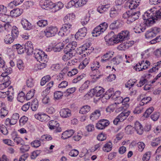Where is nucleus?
I'll use <instances>...</instances> for the list:
<instances>
[{"instance_id": "33", "label": "nucleus", "mask_w": 161, "mask_h": 161, "mask_svg": "<svg viewBox=\"0 0 161 161\" xmlns=\"http://www.w3.org/2000/svg\"><path fill=\"white\" fill-rule=\"evenodd\" d=\"M47 125L50 129L53 130L58 127L59 126V124L57 121L52 120L48 122Z\"/></svg>"}, {"instance_id": "21", "label": "nucleus", "mask_w": 161, "mask_h": 161, "mask_svg": "<svg viewBox=\"0 0 161 161\" xmlns=\"http://www.w3.org/2000/svg\"><path fill=\"white\" fill-rule=\"evenodd\" d=\"M53 4L50 0H45L43 3L41 5L42 8L47 9L48 8L53 9Z\"/></svg>"}, {"instance_id": "60", "label": "nucleus", "mask_w": 161, "mask_h": 161, "mask_svg": "<svg viewBox=\"0 0 161 161\" xmlns=\"http://www.w3.org/2000/svg\"><path fill=\"white\" fill-rule=\"evenodd\" d=\"M34 90H31L29 91L27 93L26 96V99L29 100L31 98L34 96Z\"/></svg>"}, {"instance_id": "13", "label": "nucleus", "mask_w": 161, "mask_h": 161, "mask_svg": "<svg viewBox=\"0 0 161 161\" xmlns=\"http://www.w3.org/2000/svg\"><path fill=\"white\" fill-rule=\"evenodd\" d=\"M130 17H129V20L127 21V23L128 24L133 22L136 19H138L140 15V12L139 11H132V12L130 11Z\"/></svg>"}, {"instance_id": "12", "label": "nucleus", "mask_w": 161, "mask_h": 161, "mask_svg": "<svg viewBox=\"0 0 161 161\" xmlns=\"http://www.w3.org/2000/svg\"><path fill=\"white\" fill-rule=\"evenodd\" d=\"M87 31V29L85 27L80 29L75 34V38L78 39H82L85 36Z\"/></svg>"}, {"instance_id": "15", "label": "nucleus", "mask_w": 161, "mask_h": 161, "mask_svg": "<svg viewBox=\"0 0 161 161\" xmlns=\"http://www.w3.org/2000/svg\"><path fill=\"white\" fill-rule=\"evenodd\" d=\"M107 93L109 98L116 100L117 98L120 96V92L119 91L114 92L113 89H110L107 92Z\"/></svg>"}, {"instance_id": "25", "label": "nucleus", "mask_w": 161, "mask_h": 161, "mask_svg": "<svg viewBox=\"0 0 161 161\" xmlns=\"http://www.w3.org/2000/svg\"><path fill=\"white\" fill-rule=\"evenodd\" d=\"M75 132L73 130H67L62 133L61 138L63 139H67L71 137Z\"/></svg>"}, {"instance_id": "44", "label": "nucleus", "mask_w": 161, "mask_h": 161, "mask_svg": "<svg viewBox=\"0 0 161 161\" xmlns=\"http://www.w3.org/2000/svg\"><path fill=\"white\" fill-rule=\"evenodd\" d=\"M90 110V107L88 105H85L81 108L80 110V113L82 114H85Z\"/></svg>"}, {"instance_id": "16", "label": "nucleus", "mask_w": 161, "mask_h": 161, "mask_svg": "<svg viewBox=\"0 0 161 161\" xmlns=\"http://www.w3.org/2000/svg\"><path fill=\"white\" fill-rule=\"evenodd\" d=\"M121 8V7L115 6L112 7L110 10V16L111 17H115L118 15Z\"/></svg>"}, {"instance_id": "46", "label": "nucleus", "mask_w": 161, "mask_h": 161, "mask_svg": "<svg viewBox=\"0 0 161 161\" xmlns=\"http://www.w3.org/2000/svg\"><path fill=\"white\" fill-rule=\"evenodd\" d=\"M17 66L19 69L21 71H23L25 68L24 63L20 59H18L17 60Z\"/></svg>"}, {"instance_id": "20", "label": "nucleus", "mask_w": 161, "mask_h": 161, "mask_svg": "<svg viewBox=\"0 0 161 161\" xmlns=\"http://www.w3.org/2000/svg\"><path fill=\"white\" fill-rule=\"evenodd\" d=\"M64 47V44L63 43L60 42L57 44L55 47L52 48H47L46 49L47 51H50L53 50L54 52H59L61 49L63 48Z\"/></svg>"}, {"instance_id": "50", "label": "nucleus", "mask_w": 161, "mask_h": 161, "mask_svg": "<svg viewBox=\"0 0 161 161\" xmlns=\"http://www.w3.org/2000/svg\"><path fill=\"white\" fill-rule=\"evenodd\" d=\"M119 98L121 100H123L121 104L127 108L129 106L128 103L130 100L129 97H126L124 99H123L122 97H119Z\"/></svg>"}, {"instance_id": "31", "label": "nucleus", "mask_w": 161, "mask_h": 161, "mask_svg": "<svg viewBox=\"0 0 161 161\" xmlns=\"http://www.w3.org/2000/svg\"><path fill=\"white\" fill-rule=\"evenodd\" d=\"M101 75L100 72L98 69L92 70L91 73V76L93 79L95 80L98 79Z\"/></svg>"}, {"instance_id": "63", "label": "nucleus", "mask_w": 161, "mask_h": 161, "mask_svg": "<svg viewBox=\"0 0 161 161\" xmlns=\"http://www.w3.org/2000/svg\"><path fill=\"white\" fill-rule=\"evenodd\" d=\"M37 24L40 27H44L47 25V20L41 19L38 21Z\"/></svg>"}, {"instance_id": "40", "label": "nucleus", "mask_w": 161, "mask_h": 161, "mask_svg": "<svg viewBox=\"0 0 161 161\" xmlns=\"http://www.w3.org/2000/svg\"><path fill=\"white\" fill-rule=\"evenodd\" d=\"M15 39L10 34L6 35L4 39V42L7 44H10L13 42Z\"/></svg>"}, {"instance_id": "38", "label": "nucleus", "mask_w": 161, "mask_h": 161, "mask_svg": "<svg viewBox=\"0 0 161 161\" xmlns=\"http://www.w3.org/2000/svg\"><path fill=\"white\" fill-rule=\"evenodd\" d=\"M63 7V5L61 2H58L56 4H53V12H55L61 9Z\"/></svg>"}, {"instance_id": "18", "label": "nucleus", "mask_w": 161, "mask_h": 161, "mask_svg": "<svg viewBox=\"0 0 161 161\" xmlns=\"http://www.w3.org/2000/svg\"><path fill=\"white\" fill-rule=\"evenodd\" d=\"M94 95L97 97H103L104 92V89L101 86H97L93 90Z\"/></svg>"}, {"instance_id": "23", "label": "nucleus", "mask_w": 161, "mask_h": 161, "mask_svg": "<svg viewBox=\"0 0 161 161\" xmlns=\"http://www.w3.org/2000/svg\"><path fill=\"white\" fill-rule=\"evenodd\" d=\"M14 92L13 86H10L8 88L7 91V98L8 101L12 102L14 98Z\"/></svg>"}, {"instance_id": "58", "label": "nucleus", "mask_w": 161, "mask_h": 161, "mask_svg": "<svg viewBox=\"0 0 161 161\" xmlns=\"http://www.w3.org/2000/svg\"><path fill=\"white\" fill-rule=\"evenodd\" d=\"M154 108L153 107H151L148 108L143 114V116L145 118H147L153 111Z\"/></svg>"}, {"instance_id": "2", "label": "nucleus", "mask_w": 161, "mask_h": 161, "mask_svg": "<svg viewBox=\"0 0 161 161\" xmlns=\"http://www.w3.org/2000/svg\"><path fill=\"white\" fill-rule=\"evenodd\" d=\"M104 39L107 45L108 46L113 45L119 43L117 35L114 32L111 31L105 37Z\"/></svg>"}, {"instance_id": "7", "label": "nucleus", "mask_w": 161, "mask_h": 161, "mask_svg": "<svg viewBox=\"0 0 161 161\" xmlns=\"http://www.w3.org/2000/svg\"><path fill=\"white\" fill-rule=\"evenodd\" d=\"M58 30L57 27L51 26L47 27L44 32L47 37H50L54 36L57 33Z\"/></svg>"}, {"instance_id": "11", "label": "nucleus", "mask_w": 161, "mask_h": 161, "mask_svg": "<svg viewBox=\"0 0 161 161\" xmlns=\"http://www.w3.org/2000/svg\"><path fill=\"white\" fill-rule=\"evenodd\" d=\"M35 118L42 122H46L50 119V117L45 114L39 113L35 115Z\"/></svg>"}, {"instance_id": "41", "label": "nucleus", "mask_w": 161, "mask_h": 161, "mask_svg": "<svg viewBox=\"0 0 161 161\" xmlns=\"http://www.w3.org/2000/svg\"><path fill=\"white\" fill-rule=\"evenodd\" d=\"M38 107V101L37 99H35L31 102V108L33 111H36Z\"/></svg>"}, {"instance_id": "49", "label": "nucleus", "mask_w": 161, "mask_h": 161, "mask_svg": "<svg viewBox=\"0 0 161 161\" xmlns=\"http://www.w3.org/2000/svg\"><path fill=\"white\" fill-rule=\"evenodd\" d=\"M100 66L99 62L96 61L93 62L92 64L91 65V68L92 70H95L98 69Z\"/></svg>"}, {"instance_id": "36", "label": "nucleus", "mask_w": 161, "mask_h": 161, "mask_svg": "<svg viewBox=\"0 0 161 161\" xmlns=\"http://www.w3.org/2000/svg\"><path fill=\"white\" fill-rule=\"evenodd\" d=\"M112 144L110 142L107 143L104 145L103 148V150L106 152H110L112 150Z\"/></svg>"}, {"instance_id": "35", "label": "nucleus", "mask_w": 161, "mask_h": 161, "mask_svg": "<svg viewBox=\"0 0 161 161\" xmlns=\"http://www.w3.org/2000/svg\"><path fill=\"white\" fill-rule=\"evenodd\" d=\"M11 18V16L5 14V13L1 14L0 16V20L4 22L11 21L10 19Z\"/></svg>"}, {"instance_id": "6", "label": "nucleus", "mask_w": 161, "mask_h": 161, "mask_svg": "<svg viewBox=\"0 0 161 161\" xmlns=\"http://www.w3.org/2000/svg\"><path fill=\"white\" fill-rule=\"evenodd\" d=\"M150 65V63L149 61L146 60L145 62L143 60L137 64L134 67V69L136 71H143L147 69Z\"/></svg>"}, {"instance_id": "45", "label": "nucleus", "mask_w": 161, "mask_h": 161, "mask_svg": "<svg viewBox=\"0 0 161 161\" xmlns=\"http://www.w3.org/2000/svg\"><path fill=\"white\" fill-rule=\"evenodd\" d=\"M152 100V98L150 97H146L143 98L140 101L139 104L141 106L144 105L145 104L148 103Z\"/></svg>"}, {"instance_id": "43", "label": "nucleus", "mask_w": 161, "mask_h": 161, "mask_svg": "<svg viewBox=\"0 0 161 161\" xmlns=\"http://www.w3.org/2000/svg\"><path fill=\"white\" fill-rule=\"evenodd\" d=\"M65 54L62 57V59L64 61H67L74 56L75 54L72 53H64Z\"/></svg>"}, {"instance_id": "4", "label": "nucleus", "mask_w": 161, "mask_h": 161, "mask_svg": "<svg viewBox=\"0 0 161 161\" xmlns=\"http://www.w3.org/2000/svg\"><path fill=\"white\" fill-rule=\"evenodd\" d=\"M108 24L105 22H104L96 27L92 32L93 36H97L103 33L108 27Z\"/></svg>"}, {"instance_id": "59", "label": "nucleus", "mask_w": 161, "mask_h": 161, "mask_svg": "<svg viewBox=\"0 0 161 161\" xmlns=\"http://www.w3.org/2000/svg\"><path fill=\"white\" fill-rule=\"evenodd\" d=\"M82 134L81 132H79L77 134H75L73 137V139L75 141H79L81 138Z\"/></svg>"}, {"instance_id": "51", "label": "nucleus", "mask_w": 161, "mask_h": 161, "mask_svg": "<svg viewBox=\"0 0 161 161\" xmlns=\"http://www.w3.org/2000/svg\"><path fill=\"white\" fill-rule=\"evenodd\" d=\"M107 5H103L99 6L97 8V11L100 13H103L107 11L108 7H107Z\"/></svg>"}, {"instance_id": "47", "label": "nucleus", "mask_w": 161, "mask_h": 161, "mask_svg": "<svg viewBox=\"0 0 161 161\" xmlns=\"http://www.w3.org/2000/svg\"><path fill=\"white\" fill-rule=\"evenodd\" d=\"M14 141L17 145H24L25 143L24 140L19 136H16L14 139Z\"/></svg>"}, {"instance_id": "9", "label": "nucleus", "mask_w": 161, "mask_h": 161, "mask_svg": "<svg viewBox=\"0 0 161 161\" xmlns=\"http://www.w3.org/2000/svg\"><path fill=\"white\" fill-rule=\"evenodd\" d=\"M119 42L127 40L129 38V32L128 31L125 30L121 31L117 35Z\"/></svg>"}, {"instance_id": "14", "label": "nucleus", "mask_w": 161, "mask_h": 161, "mask_svg": "<svg viewBox=\"0 0 161 161\" xmlns=\"http://www.w3.org/2000/svg\"><path fill=\"white\" fill-rule=\"evenodd\" d=\"M139 3L140 0H127L126 4L130 9H132L137 8Z\"/></svg>"}, {"instance_id": "30", "label": "nucleus", "mask_w": 161, "mask_h": 161, "mask_svg": "<svg viewBox=\"0 0 161 161\" xmlns=\"http://www.w3.org/2000/svg\"><path fill=\"white\" fill-rule=\"evenodd\" d=\"M130 112L129 111L127 112H122L117 117L120 120V121H123L129 115Z\"/></svg>"}, {"instance_id": "54", "label": "nucleus", "mask_w": 161, "mask_h": 161, "mask_svg": "<svg viewBox=\"0 0 161 161\" xmlns=\"http://www.w3.org/2000/svg\"><path fill=\"white\" fill-rule=\"evenodd\" d=\"M2 68L3 69V70L4 71V72L2 74H4L7 75L11 73L12 72V69L10 67L8 68L7 66H4L3 68Z\"/></svg>"}, {"instance_id": "37", "label": "nucleus", "mask_w": 161, "mask_h": 161, "mask_svg": "<svg viewBox=\"0 0 161 161\" xmlns=\"http://www.w3.org/2000/svg\"><path fill=\"white\" fill-rule=\"evenodd\" d=\"M19 34L18 28L15 26H13L12 29L11 35L15 39L17 38Z\"/></svg>"}, {"instance_id": "22", "label": "nucleus", "mask_w": 161, "mask_h": 161, "mask_svg": "<svg viewBox=\"0 0 161 161\" xmlns=\"http://www.w3.org/2000/svg\"><path fill=\"white\" fill-rule=\"evenodd\" d=\"M134 128L138 134L140 135L142 134L143 132V127L138 121L136 122Z\"/></svg>"}, {"instance_id": "8", "label": "nucleus", "mask_w": 161, "mask_h": 161, "mask_svg": "<svg viewBox=\"0 0 161 161\" xmlns=\"http://www.w3.org/2000/svg\"><path fill=\"white\" fill-rule=\"evenodd\" d=\"M77 46V43L75 42H73L68 44L64 48V53H72L75 54L76 51L75 49Z\"/></svg>"}, {"instance_id": "55", "label": "nucleus", "mask_w": 161, "mask_h": 161, "mask_svg": "<svg viewBox=\"0 0 161 161\" xmlns=\"http://www.w3.org/2000/svg\"><path fill=\"white\" fill-rule=\"evenodd\" d=\"M122 59L119 57L114 58L111 61V63L114 65L119 64L121 61Z\"/></svg>"}, {"instance_id": "5", "label": "nucleus", "mask_w": 161, "mask_h": 161, "mask_svg": "<svg viewBox=\"0 0 161 161\" xmlns=\"http://www.w3.org/2000/svg\"><path fill=\"white\" fill-rule=\"evenodd\" d=\"M72 26L70 23H65L60 28L58 35L61 36L67 35L71 31Z\"/></svg>"}, {"instance_id": "26", "label": "nucleus", "mask_w": 161, "mask_h": 161, "mask_svg": "<svg viewBox=\"0 0 161 161\" xmlns=\"http://www.w3.org/2000/svg\"><path fill=\"white\" fill-rule=\"evenodd\" d=\"M23 28L25 30H30L32 28L31 24L25 19H23L21 21Z\"/></svg>"}, {"instance_id": "1", "label": "nucleus", "mask_w": 161, "mask_h": 161, "mask_svg": "<svg viewBox=\"0 0 161 161\" xmlns=\"http://www.w3.org/2000/svg\"><path fill=\"white\" fill-rule=\"evenodd\" d=\"M161 18V12L155 8H151L145 12L143 15V19L147 25H150L155 22V20H159Z\"/></svg>"}, {"instance_id": "64", "label": "nucleus", "mask_w": 161, "mask_h": 161, "mask_svg": "<svg viewBox=\"0 0 161 161\" xmlns=\"http://www.w3.org/2000/svg\"><path fill=\"white\" fill-rule=\"evenodd\" d=\"M151 153L149 152H146L143 156L142 158L143 161H148L151 157Z\"/></svg>"}, {"instance_id": "24", "label": "nucleus", "mask_w": 161, "mask_h": 161, "mask_svg": "<svg viewBox=\"0 0 161 161\" xmlns=\"http://www.w3.org/2000/svg\"><path fill=\"white\" fill-rule=\"evenodd\" d=\"M75 18V16L73 13H70L67 14L64 18V23H70Z\"/></svg>"}, {"instance_id": "48", "label": "nucleus", "mask_w": 161, "mask_h": 161, "mask_svg": "<svg viewBox=\"0 0 161 161\" xmlns=\"http://www.w3.org/2000/svg\"><path fill=\"white\" fill-rule=\"evenodd\" d=\"M51 79V76L49 75H47L44 76L41 79L40 84L41 86L44 85L48 81Z\"/></svg>"}, {"instance_id": "56", "label": "nucleus", "mask_w": 161, "mask_h": 161, "mask_svg": "<svg viewBox=\"0 0 161 161\" xmlns=\"http://www.w3.org/2000/svg\"><path fill=\"white\" fill-rule=\"evenodd\" d=\"M88 0H76V7H81L85 5L88 1Z\"/></svg>"}, {"instance_id": "61", "label": "nucleus", "mask_w": 161, "mask_h": 161, "mask_svg": "<svg viewBox=\"0 0 161 161\" xmlns=\"http://www.w3.org/2000/svg\"><path fill=\"white\" fill-rule=\"evenodd\" d=\"M8 113V110L6 109L5 107L1 109L0 112V115L2 118H3L7 115Z\"/></svg>"}, {"instance_id": "27", "label": "nucleus", "mask_w": 161, "mask_h": 161, "mask_svg": "<svg viewBox=\"0 0 161 161\" xmlns=\"http://www.w3.org/2000/svg\"><path fill=\"white\" fill-rule=\"evenodd\" d=\"M113 53L112 51H108L107 52L102 56L101 61L103 62L108 61L109 59L112 57Z\"/></svg>"}, {"instance_id": "10", "label": "nucleus", "mask_w": 161, "mask_h": 161, "mask_svg": "<svg viewBox=\"0 0 161 161\" xmlns=\"http://www.w3.org/2000/svg\"><path fill=\"white\" fill-rule=\"evenodd\" d=\"M109 124V122L108 120L102 119L99 121L96 124V127L98 129L103 130L108 126Z\"/></svg>"}, {"instance_id": "57", "label": "nucleus", "mask_w": 161, "mask_h": 161, "mask_svg": "<svg viewBox=\"0 0 161 161\" xmlns=\"http://www.w3.org/2000/svg\"><path fill=\"white\" fill-rule=\"evenodd\" d=\"M89 85V81L88 80L86 81L82 85L79 89V91L82 92L83 91L87 89Z\"/></svg>"}, {"instance_id": "53", "label": "nucleus", "mask_w": 161, "mask_h": 161, "mask_svg": "<svg viewBox=\"0 0 161 161\" xmlns=\"http://www.w3.org/2000/svg\"><path fill=\"white\" fill-rule=\"evenodd\" d=\"M155 36V34L151 29L147 31L145 34V37L147 38H152Z\"/></svg>"}, {"instance_id": "29", "label": "nucleus", "mask_w": 161, "mask_h": 161, "mask_svg": "<svg viewBox=\"0 0 161 161\" xmlns=\"http://www.w3.org/2000/svg\"><path fill=\"white\" fill-rule=\"evenodd\" d=\"M100 115V111L99 110H96L91 114L90 119L93 121L97 119Z\"/></svg>"}, {"instance_id": "39", "label": "nucleus", "mask_w": 161, "mask_h": 161, "mask_svg": "<svg viewBox=\"0 0 161 161\" xmlns=\"http://www.w3.org/2000/svg\"><path fill=\"white\" fill-rule=\"evenodd\" d=\"M10 81V78L8 75L4 74H2L0 75V82L3 83Z\"/></svg>"}, {"instance_id": "19", "label": "nucleus", "mask_w": 161, "mask_h": 161, "mask_svg": "<svg viewBox=\"0 0 161 161\" xmlns=\"http://www.w3.org/2000/svg\"><path fill=\"white\" fill-rule=\"evenodd\" d=\"M25 51L29 55H31L33 52V46L31 41H28L25 45Z\"/></svg>"}, {"instance_id": "17", "label": "nucleus", "mask_w": 161, "mask_h": 161, "mask_svg": "<svg viewBox=\"0 0 161 161\" xmlns=\"http://www.w3.org/2000/svg\"><path fill=\"white\" fill-rule=\"evenodd\" d=\"M60 116L63 118H66L70 117L71 115V111L68 108L61 109L60 111Z\"/></svg>"}, {"instance_id": "32", "label": "nucleus", "mask_w": 161, "mask_h": 161, "mask_svg": "<svg viewBox=\"0 0 161 161\" xmlns=\"http://www.w3.org/2000/svg\"><path fill=\"white\" fill-rule=\"evenodd\" d=\"M143 25V24H140L138 23L136 24L134 28L135 32L136 33H139L143 32L145 29V28L142 26Z\"/></svg>"}, {"instance_id": "28", "label": "nucleus", "mask_w": 161, "mask_h": 161, "mask_svg": "<svg viewBox=\"0 0 161 161\" xmlns=\"http://www.w3.org/2000/svg\"><path fill=\"white\" fill-rule=\"evenodd\" d=\"M22 13V10L17 8L12 10L10 12V16L12 17H17L20 15Z\"/></svg>"}, {"instance_id": "42", "label": "nucleus", "mask_w": 161, "mask_h": 161, "mask_svg": "<svg viewBox=\"0 0 161 161\" xmlns=\"http://www.w3.org/2000/svg\"><path fill=\"white\" fill-rule=\"evenodd\" d=\"M19 115L18 113H15L14 114L11 119L12 122L11 125H13L15 124L17 120L19 119Z\"/></svg>"}, {"instance_id": "3", "label": "nucleus", "mask_w": 161, "mask_h": 161, "mask_svg": "<svg viewBox=\"0 0 161 161\" xmlns=\"http://www.w3.org/2000/svg\"><path fill=\"white\" fill-rule=\"evenodd\" d=\"M34 57L39 62H47L48 58L45 53L40 50L36 49L34 51Z\"/></svg>"}, {"instance_id": "34", "label": "nucleus", "mask_w": 161, "mask_h": 161, "mask_svg": "<svg viewBox=\"0 0 161 161\" xmlns=\"http://www.w3.org/2000/svg\"><path fill=\"white\" fill-rule=\"evenodd\" d=\"M53 82L51 81L46 86V89L43 91L42 95L45 96V93L46 95H47L50 92L51 89L53 87Z\"/></svg>"}, {"instance_id": "62", "label": "nucleus", "mask_w": 161, "mask_h": 161, "mask_svg": "<svg viewBox=\"0 0 161 161\" xmlns=\"http://www.w3.org/2000/svg\"><path fill=\"white\" fill-rule=\"evenodd\" d=\"M34 4V3L33 1H30L25 2L24 4V7L26 9L30 7H32Z\"/></svg>"}, {"instance_id": "52", "label": "nucleus", "mask_w": 161, "mask_h": 161, "mask_svg": "<svg viewBox=\"0 0 161 161\" xmlns=\"http://www.w3.org/2000/svg\"><path fill=\"white\" fill-rule=\"evenodd\" d=\"M41 139L40 140H36L33 141L31 143V145L35 148H36L40 147L41 144Z\"/></svg>"}]
</instances>
